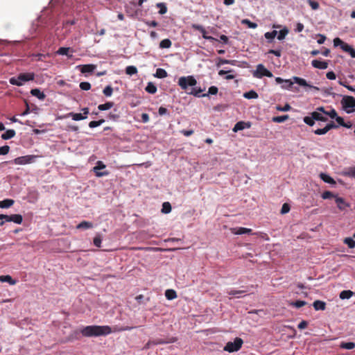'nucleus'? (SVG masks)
Instances as JSON below:
<instances>
[{
	"label": "nucleus",
	"instance_id": "nucleus-1",
	"mask_svg": "<svg viewBox=\"0 0 355 355\" xmlns=\"http://www.w3.org/2000/svg\"><path fill=\"white\" fill-rule=\"evenodd\" d=\"M116 331V329L112 330L108 325H89L83 327L80 333L85 337H98L107 336Z\"/></svg>",
	"mask_w": 355,
	"mask_h": 355
},
{
	"label": "nucleus",
	"instance_id": "nucleus-2",
	"mask_svg": "<svg viewBox=\"0 0 355 355\" xmlns=\"http://www.w3.org/2000/svg\"><path fill=\"white\" fill-rule=\"evenodd\" d=\"M304 122L310 125L313 126L315 123V121H326L327 120L324 115V108L323 107H319L315 111L311 112L310 116L304 117Z\"/></svg>",
	"mask_w": 355,
	"mask_h": 355
},
{
	"label": "nucleus",
	"instance_id": "nucleus-3",
	"mask_svg": "<svg viewBox=\"0 0 355 355\" xmlns=\"http://www.w3.org/2000/svg\"><path fill=\"white\" fill-rule=\"evenodd\" d=\"M35 78L34 73H22L17 77H12L9 79V83L12 85L21 86L24 83L33 80Z\"/></svg>",
	"mask_w": 355,
	"mask_h": 355
},
{
	"label": "nucleus",
	"instance_id": "nucleus-4",
	"mask_svg": "<svg viewBox=\"0 0 355 355\" xmlns=\"http://www.w3.org/2000/svg\"><path fill=\"white\" fill-rule=\"evenodd\" d=\"M341 104L347 113L349 114L355 111V98L351 96H344L341 100Z\"/></svg>",
	"mask_w": 355,
	"mask_h": 355
},
{
	"label": "nucleus",
	"instance_id": "nucleus-5",
	"mask_svg": "<svg viewBox=\"0 0 355 355\" xmlns=\"http://www.w3.org/2000/svg\"><path fill=\"white\" fill-rule=\"evenodd\" d=\"M196 84L197 81L193 76H182L178 80V85L184 90H187L189 87H194Z\"/></svg>",
	"mask_w": 355,
	"mask_h": 355
},
{
	"label": "nucleus",
	"instance_id": "nucleus-6",
	"mask_svg": "<svg viewBox=\"0 0 355 355\" xmlns=\"http://www.w3.org/2000/svg\"><path fill=\"white\" fill-rule=\"evenodd\" d=\"M205 90V88L201 89H197V88H192L191 91L188 92L189 94L193 95L195 96L198 97H207L211 95H216L218 93V88L216 86H211L209 88L208 92L205 94H200L202 92Z\"/></svg>",
	"mask_w": 355,
	"mask_h": 355
},
{
	"label": "nucleus",
	"instance_id": "nucleus-7",
	"mask_svg": "<svg viewBox=\"0 0 355 355\" xmlns=\"http://www.w3.org/2000/svg\"><path fill=\"white\" fill-rule=\"evenodd\" d=\"M0 227L3 226L6 222H12L16 224H21L23 221V217L21 214L6 215L0 214Z\"/></svg>",
	"mask_w": 355,
	"mask_h": 355
},
{
	"label": "nucleus",
	"instance_id": "nucleus-8",
	"mask_svg": "<svg viewBox=\"0 0 355 355\" xmlns=\"http://www.w3.org/2000/svg\"><path fill=\"white\" fill-rule=\"evenodd\" d=\"M243 340L241 338H236L233 342H227L223 349L230 353L238 352L242 347Z\"/></svg>",
	"mask_w": 355,
	"mask_h": 355
},
{
	"label": "nucleus",
	"instance_id": "nucleus-9",
	"mask_svg": "<svg viewBox=\"0 0 355 355\" xmlns=\"http://www.w3.org/2000/svg\"><path fill=\"white\" fill-rule=\"evenodd\" d=\"M334 44L335 46H340L343 51L345 52L348 53L350 56L353 58H355V50L354 49L348 44L347 43L344 42L343 40H341L338 37H336L334 40Z\"/></svg>",
	"mask_w": 355,
	"mask_h": 355
},
{
	"label": "nucleus",
	"instance_id": "nucleus-10",
	"mask_svg": "<svg viewBox=\"0 0 355 355\" xmlns=\"http://www.w3.org/2000/svg\"><path fill=\"white\" fill-rule=\"evenodd\" d=\"M37 157V155H28L17 157L12 160V162L15 164H17V165H25V164H31V163L35 162Z\"/></svg>",
	"mask_w": 355,
	"mask_h": 355
},
{
	"label": "nucleus",
	"instance_id": "nucleus-11",
	"mask_svg": "<svg viewBox=\"0 0 355 355\" xmlns=\"http://www.w3.org/2000/svg\"><path fill=\"white\" fill-rule=\"evenodd\" d=\"M253 76L258 78H261L263 76L269 78L273 76L272 72L268 70L262 64H259L257 66L256 71L253 72Z\"/></svg>",
	"mask_w": 355,
	"mask_h": 355
},
{
	"label": "nucleus",
	"instance_id": "nucleus-12",
	"mask_svg": "<svg viewBox=\"0 0 355 355\" xmlns=\"http://www.w3.org/2000/svg\"><path fill=\"white\" fill-rule=\"evenodd\" d=\"M293 79L295 83L298 84L300 86L305 87L311 90H314V91H317V92H318L320 90V89L318 87L308 84L307 82L306 81V80L304 78L294 76L293 78Z\"/></svg>",
	"mask_w": 355,
	"mask_h": 355
},
{
	"label": "nucleus",
	"instance_id": "nucleus-13",
	"mask_svg": "<svg viewBox=\"0 0 355 355\" xmlns=\"http://www.w3.org/2000/svg\"><path fill=\"white\" fill-rule=\"evenodd\" d=\"M105 168V165L101 161H98L96 163V166L94 167L93 170L95 173L96 177H103L109 175V172L105 171L103 172L99 171L101 169Z\"/></svg>",
	"mask_w": 355,
	"mask_h": 355
},
{
	"label": "nucleus",
	"instance_id": "nucleus-14",
	"mask_svg": "<svg viewBox=\"0 0 355 355\" xmlns=\"http://www.w3.org/2000/svg\"><path fill=\"white\" fill-rule=\"evenodd\" d=\"M251 125H252V123L250 121H241L237 122L234 125V127L233 128L232 130L234 132H237L238 131L250 128L251 127Z\"/></svg>",
	"mask_w": 355,
	"mask_h": 355
},
{
	"label": "nucleus",
	"instance_id": "nucleus-15",
	"mask_svg": "<svg viewBox=\"0 0 355 355\" xmlns=\"http://www.w3.org/2000/svg\"><path fill=\"white\" fill-rule=\"evenodd\" d=\"M275 82L277 84H282V88L284 89H289L291 88L293 85V82L289 79H283L280 77H277L275 78Z\"/></svg>",
	"mask_w": 355,
	"mask_h": 355
},
{
	"label": "nucleus",
	"instance_id": "nucleus-16",
	"mask_svg": "<svg viewBox=\"0 0 355 355\" xmlns=\"http://www.w3.org/2000/svg\"><path fill=\"white\" fill-rule=\"evenodd\" d=\"M338 126L334 124L333 122L327 123L324 128H318L314 131V133L318 135H322L326 134L329 130L332 128H337Z\"/></svg>",
	"mask_w": 355,
	"mask_h": 355
},
{
	"label": "nucleus",
	"instance_id": "nucleus-17",
	"mask_svg": "<svg viewBox=\"0 0 355 355\" xmlns=\"http://www.w3.org/2000/svg\"><path fill=\"white\" fill-rule=\"evenodd\" d=\"M192 28L195 30L199 31L202 33V37L204 39L207 40L209 41L216 40V38H214L211 36H208L207 35V31H205V29L204 28V27L202 25L194 24H192Z\"/></svg>",
	"mask_w": 355,
	"mask_h": 355
},
{
	"label": "nucleus",
	"instance_id": "nucleus-18",
	"mask_svg": "<svg viewBox=\"0 0 355 355\" xmlns=\"http://www.w3.org/2000/svg\"><path fill=\"white\" fill-rule=\"evenodd\" d=\"M335 201H336V203L337 205V207L340 210V211H345L346 210L347 208L349 207V204L348 202H347L344 198H341V197H338V196H336L335 197Z\"/></svg>",
	"mask_w": 355,
	"mask_h": 355
},
{
	"label": "nucleus",
	"instance_id": "nucleus-19",
	"mask_svg": "<svg viewBox=\"0 0 355 355\" xmlns=\"http://www.w3.org/2000/svg\"><path fill=\"white\" fill-rule=\"evenodd\" d=\"M76 68L79 69V70L81 71V73H85L93 72L96 69V66L95 64H80V65H78L76 67Z\"/></svg>",
	"mask_w": 355,
	"mask_h": 355
},
{
	"label": "nucleus",
	"instance_id": "nucleus-20",
	"mask_svg": "<svg viewBox=\"0 0 355 355\" xmlns=\"http://www.w3.org/2000/svg\"><path fill=\"white\" fill-rule=\"evenodd\" d=\"M252 230L245 227H234L231 229V232L236 235H241L244 234H251Z\"/></svg>",
	"mask_w": 355,
	"mask_h": 355
},
{
	"label": "nucleus",
	"instance_id": "nucleus-21",
	"mask_svg": "<svg viewBox=\"0 0 355 355\" xmlns=\"http://www.w3.org/2000/svg\"><path fill=\"white\" fill-rule=\"evenodd\" d=\"M311 65L316 69H326L328 67V62L327 61L313 60L311 62Z\"/></svg>",
	"mask_w": 355,
	"mask_h": 355
},
{
	"label": "nucleus",
	"instance_id": "nucleus-22",
	"mask_svg": "<svg viewBox=\"0 0 355 355\" xmlns=\"http://www.w3.org/2000/svg\"><path fill=\"white\" fill-rule=\"evenodd\" d=\"M177 340L176 338L172 337L168 339H162V338H157L155 340H153V345H162V344H168V343H175Z\"/></svg>",
	"mask_w": 355,
	"mask_h": 355
},
{
	"label": "nucleus",
	"instance_id": "nucleus-23",
	"mask_svg": "<svg viewBox=\"0 0 355 355\" xmlns=\"http://www.w3.org/2000/svg\"><path fill=\"white\" fill-rule=\"evenodd\" d=\"M313 306L315 311H323L326 308V303L323 301L315 300L313 304Z\"/></svg>",
	"mask_w": 355,
	"mask_h": 355
},
{
	"label": "nucleus",
	"instance_id": "nucleus-24",
	"mask_svg": "<svg viewBox=\"0 0 355 355\" xmlns=\"http://www.w3.org/2000/svg\"><path fill=\"white\" fill-rule=\"evenodd\" d=\"M93 227H94V225L92 222L83 220L76 226V228L82 229V230H87V229H91Z\"/></svg>",
	"mask_w": 355,
	"mask_h": 355
},
{
	"label": "nucleus",
	"instance_id": "nucleus-25",
	"mask_svg": "<svg viewBox=\"0 0 355 355\" xmlns=\"http://www.w3.org/2000/svg\"><path fill=\"white\" fill-rule=\"evenodd\" d=\"M31 94L40 100H44L46 97V95L44 94V92H41L39 89H31Z\"/></svg>",
	"mask_w": 355,
	"mask_h": 355
},
{
	"label": "nucleus",
	"instance_id": "nucleus-26",
	"mask_svg": "<svg viewBox=\"0 0 355 355\" xmlns=\"http://www.w3.org/2000/svg\"><path fill=\"white\" fill-rule=\"evenodd\" d=\"M1 282H8L10 285H15L17 283L16 280H14L10 275H1Z\"/></svg>",
	"mask_w": 355,
	"mask_h": 355
},
{
	"label": "nucleus",
	"instance_id": "nucleus-27",
	"mask_svg": "<svg viewBox=\"0 0 355 355\" xmlns=\"http://www.w3.org/2000/svg\"><path fill=\"white\" fill-rule=\"evenodd\" d=\"M320 178H321V180H322L324 182H327V183H329V184H335L336 182L334 181V180L331 177L329 176V175L326 174V173H321L320 174Z\"/></svg>",
	"mask_w": 355,
	"mask_h": 355
},
{
	"label": "nucleus",
	"instance_id": "nucleus-28",
	"mask_svg": "<svg viewBox=\"0 0 355 355\" xmlns=\"http://www.w3.org/2000/svg\"><path fill=\"white\" fill-rule=\"evenodd\" d=\"M68 116L71 117V119L74 121H80L87 119V116H83L80 113H74L70 112L68 114Z\"/></svg>",
	"mask_w": 355,
	"mask_h": 355
},
{
	"label": "nucleus",
	"instance_id": "nucleus-29",
	"mask_svg": "<svg viewBox=\"0 0 355 355\" xmlns=\"http://www.w3.org/2000/svg\"><path fill=\"white\" fill-rule=\"evenodd\" d=\"M15 135V131L14 130H8L1 135V138L4 140H7L14 137Z\"/></svg>",
	"mask_w": 355,
	"mask_h": 355
},
{
	"label": "nucleus",
	"instance_id": "nucleus-30",
	"mask_svg": "<svg viewBox=\"0 0 355 355\" xmlns=\"http://www.w3.org/2000/svg\"><path fill=\"white\" fill-rule=\"evenodd\" d=\"M114 105V103L113 102L109 101V102H107V103H105L104 104L99 105L98 106V109L100 111L107 110H110L112 107H113Z\"/></svg>",
	"mask_w": 355,
	"mask_h": 355
},
{
	"label": "nucleus",
	"instance_id": "nucleus-31",
	"mask_svg": "<svg viewBox=\"0 0 355 355\" xmlns=\"http://www.w3.org/2000/svg\"><path fill=\"white\" fill-rule=\"evenodd\" d=\"M165 297L167 300H172L177 297V294L174 290L168 289L165 291Z\"/></svg>",
	"mask_w": 355,
	"mask_h": 355
},
{
	"label": "nucleus",
	"instance_id": "nucleus-32",
	"mask_svg": "<svg viewBox=\"0 0 355 355\" xmlns=\"http://www.w3.org/2000/svg\"><path fill=\"white\" fill-rule=\"evenodd\" d=\"M14 200L12 199H6L0 201V208H9L14 204Z\"/></svg>",
	"mask_w": 355,
	"mask_h": 355
},
{
	"label": "nucleus",
	"instance_id": "nucleus-33",
	"mask_svg": "<svg viewBox=\"0 0 355 355\" xmlns=\"http://www.w3.org/2000/svg\"><path fill=\"white\" fill-rule=\"evenodd\" d=\"M107 118L108 119L110 120H112V121H116L119 120V119L120 118V114L119 113L117 112V110L116 109H114L112 112H111L108 116H107Z\"/></svg>",
	"mask_w": 355,
	"mask_h": 355
},
{
	"label": "nucleus",
	"instance_id": "nucleus-34",
	"mask_svg": "<svg viewBox=\"0 0 355 355\" xmlns=\"http://www.w3.org/2000/svg\"><path fill=\"white\" fill-rule=\"evenodd\" d=\"M168 76L166 71L164 69L159 68L156 70L155 76L159 78H164Z\"/></svg>",
	"mask_w": 355,
	"mask_h": 355
},
{
	"label": "nucleus",
	"instance_id": "nucleus-35",
	"mask_svg": "<svg viewBox=\"0 0 355 355\" xmlns=\"http://www.w3.org/2000/svg\"><path fill=\"white\" fill-rule=\"evenodd\" d=\"M243 97L248 99H254L258 98L257 93L254 90H250L243 94Z\"/></svg>",
	"mask_w": 355,
	"mask_h": 355
},
{
	"label": "nucleus",
	"instance_id": "nucleus-36",
	"mask_svg": "<svg viewBox=\"0 0 355 355\" xmlns=\"http://www.w3.org/2000/svg\"><path fill=\"white\" fill-rule=\"evenodd\" d=\"M69 50L70 49L69 47H60L58 49L56 53L58 55H67L68 57L71 58L72 55L68 54Z\"/></svg>",
	"mask_w": 355,
	"mask_h": 355
},
{
	"label": "nucleus",
	"instance_id": "nucleus-37",
	"mask_svg": "<svg viewBox=\"0 0 355 355\" xmlns=\"http://www.w3.org/2000/svg\"><path fill=\"white\" fill-rule=\"evenodd\" d=\"M146 91L149 94H155L157 92V87L153 83H148L146 87Z\"/></svg>",
	"mask_w": 355,
	"mask_h": 355
},
{
	"label": "nucleus",
	"instance_id": "nucleus-38",
	"mask_svg": "<svg viewBox=\"0 0 355 355\" xmlns=\"http://www.w3.org/2000/svg\"><path fill=\"white\" fill-rule=\"evenodd\" d=\"M288 33V29L286 27H284L277 35L279 40H282L285 38L286 35Z\"/></svg>",
	"mask_w": 355,
	"mask_h": 355
},
{
	"label": "nucleus",
	"instance_id": "nucleus-39",
	"mask_svg": "<svg viewBox=\"0 0 355 355\" xmlns=\"http://www.w3.org/2000/svg\"><path fill=\"white\" fill-rule=\"evenodd\" d=\"M171 41L169 39H164L159 43V47L161 49H168L171 46Z\"/></svg>",
	"mask_w": 355,
	"mask_h": 355
},
{
	"label": "nucleus",
	"instance_id": "nucleus-40",
	"mask_svg": "<svg viewBox=\"0 0 355 355\" xmlns=\"http://www.w3.org/2000/svg\"><path fill=\"white\" fill-rule=\"evenodd\" d=\"M278 32L275 30L272 31V32H266L264 34V37L266 39H267L269 42H271L277 35Z\"/></svg>",
	"mask_w": 355,
	"mask_h": 355
},
{
	"label": "nucleus",
	"instance_id": "nucleus-41",
	"mask_svg": "<svg viewBox=\"0 0 355 355\" xmlns=\"http://www.w3.org/2000/svg\"><path fill=\"white\" fill-rule=\"evenodd\" d=\"M340 348L345 349H352L355 347V343L353 342L341 343L340 345Z\"/></svg>",
	"mask_w": 355,
	"mask_h": 355
},
{
	"label": "nucleus",
	"instance_id": "nucleus-42",
	"mask_svg": "<svg viewBox=\"0 0 355 355\" xmlns=\"http://www.w3.org/2000/svg\"><path fill=\"white\" fill-rule=\"evenodd\" d=\"M288 119V115L274 116L272 121L275 123H283Z\"/></svg>",
	"mask_w": 355,
	"mask_h": 355
},
{
	"label": "nucleus",
	"instance_id": "nucleus-43",
	"mask_svg": "<svg viewBox=\"0 0 355 355\" xmlns=\"http://www.w3.org/2000/svg\"><path fill=\"white\" fill-rule=\"evenodd\" d=\"M353 295V293L352 291H343L340 293V298L342 299V300H345V299H349Z\"/></svg>",
	"mask_w": 355,
	"mask_h": 355
},
{
	"label": "nucleus",
	"instance_id": "nucleus-44",
	"mask_svg": "<svg viewBox=\"0 0 355 355\" xmlns=\"http://www.w3.org/2000/svg\"><path fill=\"white\" fill-rule=\"evenodd\" d=\"M241 24L247 25L250 28H256L257 27V24L254 22H252L248 19H243L241 20Z\"/></svg>",
	"mask_w": 355,
	"mask_h": 355
},
{
	"label": "nucleus",
	"instance_id": "nucleus-45",
	"mask_svg": "<svg viewBox=\"0 0 355 355\" xmlns=\"http://www.w3.org/2000/svg\"><path fill=\"white\" fill-rule=\"evenodd\" d=\"M171 211V205L168 202H165L162 204V212L164 214H168Z\"/></svg>",
	"mask_w": 355,
	"mask_h": 355
},
{
	"label": "nucleus",
	"instance_id": "nucleus-46",
	"mask_svg": "<svg viewBox=\"0 0 355 355\" xmlns=\"http://www.w3.org/2000/svg\"><path fill=\"white\" fill-rule=\"evenodd\" d=\"M344 243L347 245L349 248L355 247V241L351 237H347L343 241Z\"/></svg>",
	"mask_w": 355,
	"mask_h": 355
},
{
	"label": "nucleus",
	"instance_id": "nucleus-47",
	"mask_svg": "<svg viewBox=\"0 0 355 355\" xmlns=\"http://www.w3.org/2000/svg\"><path fill=\"white\" fill-rule=\"evenodd\" d=\"M125 73L130 76L136 74L137 73V69L135 66H128L125 68Z\"/></svg>",
	"mask_w": 355,
	"mask_h": 355
},
{
	"label": "nucleus",
	"instance_id": "nucleus-48",
	"mask_svg": "<svg viewBox=\"0 0 355 355\" xmlns=\"http://www.w3.org/2000/svg\"><path fill=\"white\" fill-rule=\"evenodd\" d=\"M156 6L159 8V13L164 15L167 12V7L164 3H157Z\"/></svg>",
	"mask_w": 355,
	"mask_h": 355
},
{
	"label": "nucleus",
	"instance_id": "nucleus-49",
	"mask_svg": "<svg viewBox=\"0 0 355 355\" xmlns=\"http://www.w3.org/2000/svg\"><path fill=\"white\" fill-rule=\"evenodd\" d=\"M244 293H245L244 291L234 290V289H231L227 291L228 295H232V296H236L237 297H239V295L243 294Z\"/></svg>",
	"mask_w": 355,
	"mask_h": 355
},
{
	"label": "nucleus",
	"instance_id": "nucleus-50",
	"mask_svg": "<svg viewBox=\"0 0 355 355\" xmlns=\"http://www.w3.org/2000/svg\"><path fill=\"white\" fill-rule=\"evenodd\" d=\"M94 245L97 247V248H100L101 245V242H102V238H101V236L99 234H97L95 237L94 238Z\"/></svg>",
	"mask_w": 355,
	"mask_h": 355
},
{
	"label": "nucleus",
	"instance_id": "nucleus-51",
	"mask_svg": "<svg viewBox=\"0 0 355 355\" xmlns=\"http://www.w3.org/2000/svg\"><path fill=\"white\" fill-rule=\"evenodd\" d=\"M104 122H105L104 119H100L98 121H92L89 122V127L91 128H94L101 125Z\"/></svg>",
	"mask_w": 355,
	"mask_h": 355
},
{
	"label": "nucleus",
	"instance_id": "nucleus-52",
	"mask_svg": "<svg viewBox=\"0 0 355 355\" xmlns=\"http://www.w3.org/2000/svg\"><path fill=\"white\" fill-rule=\"evenodd\" d=\"M112 92L113 89L110 85L106 86L103 91V94L107 97L111 96L112 95Z\"/></svg>",
	"mask_w": 355,
	"mask_h": 355
},
{
	"label": "nucleus",
	"instance_id": "nucleus-53",
	"mask_svg": "<svg viewBox=\"0 0 355 355\" xmlns=\"http://www.w3.org/2000/svg\"><path fill=\"white\" fill-rule=\"evenodd\" d=\"M324 115L329 116L331 119H335L337 116V112L334 109L331 108L329 111L324 110Z\"/></svg>",
	"mask_w": 355,
	"mask_h": 355
},
{
	"label": "nucleus",
	"instance_id": "nucleus-54",
	"mask_svg": "<svg viewBox=\"0 0 355 355\" xmlns=\"http://www.w3.org/2000/svg\"><path fill=\"white\" fill-rule=\"evenodd\" d=\"M306 304V302L303 300H297L295 302H293L291 303V305L293 306H295V308H301Z\"/></svg>",
	"mask_w": 355,
	"mask_h": 355
},
{
	"label": "nucleus",
	"instance_id": "nucleus-55",
	"mask_svg": "<svg viewBox=\"0 0 355 355\" xmlns=\"http://www.w3.org/2000/svg\"><path fill=\"white\" fill-rule=\"evenodd\" d=\"M336 196H334L333 194V193L329 191H326L323 192L322 194V198L324 200L335 198Z\"/></svg>",
	"mask_w": 355,
	"mask_h": 355
},
{
	"label": "nucleus",
	"instance_id": "nucleus-56",
	"mask_svg": "<svg viewBox=\"0 0 355 355\" xmlns=\"http://www.w3.org/2000/svg\"><path fill=\"white\" fill-rule=\"evenodd\" d=\"M79 86L82 90H85V91L89 90L91 88V85L88 82H82L80 83Z\"/></svg>",
	"mask_w": 355,
	"mask_h": 355
},
{
	"label": "nucleus",
	"instance_id": "nucleus-57",
	"mask_svg": "<svg viewBox=\"0 0 355 355\" xmlns=\"http://www.w3.org/2000/svg\"><path fill=\"white\" fill-rule=\"evenodd\" d=\"M10 147L7 145L0 147V155H5L9 153Z\"/></svg>",
	"mask_w": 355,
	"mask_h": 355
},
{
	"label": "nucleus",
	"instance_id": "nucleus-58",
	"mask_svg": "<svg viewBox=\"0 0 355 355\" xmlns=\"http://www.w3.org/2000/svg\"><path fill=\"white\" fill-rule=\"evenodd\" d=\"M308 2L313 10H318L319 8V3L315 1L308 0Z\"/></svg>",
	"mask_w": 355,
	"mask_h": 355
},
{
	"label": "nucleus",
	"instance_id": "nucleus-59",
	"mask_svg": "<svg viewBox=\"0 0 355 355\" xmlns=\"http://www.w3.org/2000/svg\"><path fill=\"white\" fill-rule=\"evenodd\" d=\"M289 211H290V206L288 204L284 203L282 207L281 214H284L288 213Z\"/></svg>",
	"mask_w": 355,
	"mask_h": 355
},
{
	"label": "nucleus",
	"instance_id": "nucleus-60",
	"mask_svg": "<svg viewBox=\"0 0 355 355\" xmlns=\"http://www.w3.org/2000/svg\"><path fill=\"white\" fill-rule=\"evenodd\" d=\"M291 107L288 104H286L284 107L277 106V110L282 112H286L290 110Z\"/></svg>",
	"mask_w": 355,
	"mask_h": 355
},
{
	"label": "nucleus",
	"instance_id": "nucleus-61",
	"mask_svg": "<svg viewBox=\"0 0 355 355\" xmlns=\"http://www.w3.org/2000/svg\"><path fill=\"white\" fill-rule=\"evenodd\" d=\"M326 76L329 80H335L336 78V76L334 71L327 72Z\"/></svg>",
	"mask_w": 355,
	"mask_h": 355
},
{
	"label": "nucleus",
	"instance_id": "nucleus-62",
	"mask_svg": "<svg viewBox=\"0 0 355 355\" xmlns=\"http://www.w3.org/2000/svg\"><path fill=\"white\" fill-rule=\"evenodd\" d=\"M268 53L273 54L277 57H280L282 55L280 50H274V49L269 50Z\"/></svg>",
	"mask_w": 355,
	"mask_h": 355
},
{
	"label": "nucleus",
	"instance_id": "nucleus-63",
	"mask_svg": "<svg viewBox=\"0 0 355 355\" xmlns=\"http://www.w3.org/2000/svg\"><path fill=\"white\" fill-rule=\"evenodd\" d=\"M308 325V322L305 320H302L301 321L299 324H298V326L297 327L300 329H305Z\"/></svg>",
	"mask_w": 355,
	"mask_h": 355
},
{
	"label": "nucleus",
	"instance_id": "nucleus-64",
	"mask_svg": "<svg viewBox=\"0 0 355 355\" xmlns=\"http://www.w3.org/2000/svg\"><path fill=\"white\" fill-rule=\"evenodd\" d=\"M304 29V25L302 23H297L296 24V27L295 28V31L297 33H300Z\"/></svg>",
	"mask_w": 355,
	"mask_h": 355
}]
</instances>
